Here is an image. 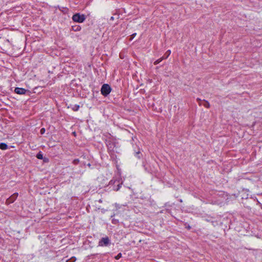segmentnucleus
<instances>
[{
    "label": "nucleus",
    "instance_id": "nucleus-18",
    "mask_svg": "<svg viewBox=\"0 0 262 262\" xmlns=\"http://www.w3.org/2000/svg\"><path fill=\"white\" fill-rule=\"evenodd\" d=\"M45 128H41L40 130V133L41 135H43L45 133Z\"/></svg>",
    "mask_w": 262,
    "mask_h": 262
},
{
    "label": "nucleus",
    "instance_id": "nucleus-21",
    "mask_svg": "<svg viewBox=\"0 0 262 262\" xmlns=\"http://www.w3.org/2000/svg\"><path fill=\"white\" fill-rule=\"evenodd\" d=\"M139 153H140V152L139 151V152H137V154H139Z\"/></svg>",
    "mask_w": 262,
    "mask_h": 262
},
{
    "label": "nucleus",
    "instance_id": "nucleus-3",
    "mask_svg": "<svg viewBox=\"0 0 262 262\" xmlns=\"http://www.w3.org/2000/svg\"><path fill=\"white\" fill-rule=\"evenodd\" d=\"M112 88L108 84H104L101 89V93L104 96H107L111 92Z\"/></svg>",
    "mask_w": 262,
    "mask_h": 262
},
{
    "label": "nucleus",
    "instance_id": "nucleus-2",
    "mask_svg": "<svg viewBox=\"0 0 262 262\" xmlns=\"http://www.w3.org/2000/svg\"><path fill=\"white\" fill-rule=\"evenodd\" d=\"M85 18V16L84 14H80V13H76L72 16L73 20L79 23H83Z\"/></svg>",
    "mask_w": 262,
    "mask_h": 262
},
{
    "label": "nucleus",
    "instance_id": "nucleus-5",
    "mask_svg": "<svg viewBox=\"0 0 262 262\" xmlns=\"http://www.w3.org/2000/svg\"><path fill=\"white\" fill-rule=\"evenodd\" d=\"M18 196V193H14L6 200V204H10L13 203Z\"/></svg>",
    "mask_w": 262,
    "mask_h": 262
},
{
    "label": "nucleus",
    "instance_id": "nucleus-19",
    "mask_svg": "<svg viewBox=\"0 0 262 262\" xmlns=\"http://www.w3.org/2000/svg\"><path fill=\"white\" fill-rule=\"evenodd\" d=\"M136 35V33H133L132 35H131V38H130V40H132L134 37Z\"/></svg>",
    "mask_w": 262,
    "mask_h": 262
},
{
    "label": "nucleus",
    "instance_id": "nucleus-10",
    "mask_svg": "<svg viewBox=\"0 0 262 262\" xmlns=\"http://www.w3.org/2000/svg\"><path fill=\"white\" fill-rule=\"evenodd\" d=\"M164 59V58L163 57V56L161 58H160L159 59H157V60H156L155 62H154V64L155 65H157L158 64H159L160 62H161Z\"/></svg>",
    "mask_w": 262,
    "mask_h": 262
},
{
    "label": "nucleus",
    "instance_id": "nucleus-6",
    "mask_svg": "<svg viewBox=\"0 0 262 262\" xmlns=\"http://www.w3.org/2000/svg\"><path fill=\"white\" fill-rule=\"evenodd\" d=\"M27 91V90L21 88H16L14 90V92L16 94L20 95L25 94Z\"/></svg>",
    "mask_w": 262,
    "mask_h": 262
},
{
    "label": "nucleus",
    "instance_id": "nucleus-20",
    "mask_svg": "<svg viewBox=\"0 0 262 262\" xmlns=\"http://www.w3.org/2000/svg\"><path fill=\"white\" fill-rule=\"evenodd\" d=\"M196 101L199 103V104L201 105V101H202V100H201L200 98H198L196 99Z\"/></svg>",
    "mask_w": 262,
    "mask_h": 262
},
{
    "label": "nucleus",
    "instance_id": "nucleus-11",
    "mask_svg": "<svg viewBox=\"0 0 262 262\" xmlns=\"http://www.w3.org/2000/svg\"><path fill=\"white\" fill-rule=\"evenodd\" d=\"M164 59V58L163 57V56L161 58H160L159 59H157V60H156L155 62H154V64L155 65H157L158 64H159L160 62H161Z\"/></svg>",
    "mask_w": 262,
    "mask_h": 262
},
{
    "label": "nucleus",
    "instance_id": "nucleus-16",
    "mask_svg": "<svg viewBox=\"0 0 262 262\" xmlns=\"http://www.w3.org/2000/svg\"><path fill=\"white\" fill-rule=\"evenodd\" d=\"M121 256H122V254L121 253H119V254H117V255H116L115 256V259H119L121 257Z\"/></svg>",
    "mask_w": 262,
    "mask_h": 262
},
{
    "label": "nucleus",
    "instance_id": "nucleus-1",
    "mask_svg": "<svg viewBox=\"0 0 262 262\" xmlns=\"http://www.w3.org/2000/svg\"><path fill=\"white\" fill-rule=\"evenodd\" d=\"M122 183L120 182L118 180H112L109 182L108 185L115 191H118L121 187Z\"/></svg>",
    "mask_w": 262,
    "mask_h": 262
},
{
    "label": "nucleus",
    "instance_id": "nucleus-14",
    "mask_svg": "<svg viewBox=\"0 0 262 262\" xmlns=\"http://www.w3.org/2000/svg\"><path fill=\"white\" fill-rule=\"evenodd\" d=\"M36 158L38 159H40V160H42L43 159V155L42 154H41V152H39L37 155H36Z\"/></svg>",
    "mask_w": 262,
    "mask_h": 262
},
{
    "label": "nucleus",
    "instance_id": "nucleus-7",
    "mask_svg": "<svg viewBox=\"0 0 262 262\" xmlns=\"http://www.w3.org/2000/svg\"><path fill=\"white\" fill-rule=\"evenodd\" d=\"M8 148V145L4 143H0V149L2 150H5Z\"/></svg>",
    "mask_w": 262,
    "mask_h": 262
},
{
    "label": "nucleus",
    "instance_id": "nucleus-9",
    "mask_svg": "<svg viewBox=\"0 0 262 262\" xmlns=\"http://www.w3.org/2000/svg\"><path fill=\"white\" fill-rule=\"evenodd\" d=\"M171 53V51L170 50H167L166 53H165L164 55L163 56L164 59H166L168 57V56L170 55Z\"/></svg>",
    "mask_w": 262,
    "mask_h": 262
},
{
    "label": "nucleus",
    "instance_id": "nucleus-8",
    "mask_svg": "<svg viewBox=\"0 0 262 262\" xmlns=\"http://www.w3.org/2000/svg\"><path fill=\"white\" fill-rule=\"evenodd\" d=\"M72 30L75 31H79L81 30V27L79 25H76L72 26Z\"/></svg>",
    "mask_w": 262,
    "mask_h": 262
},
{
    "label": "nucleus",
    "instance_id": "nucleus-12",
    "mask_svg": "<svg viewBox=\"0 0 262 262\" xmlns=\"http://www.w3.org/2000/svg\"><path fill=\"white\" fill-rule=\"evenodd\" d=\"M164 59V58L163 57V56L161 58H160L159 59H157V60H156L155 62H154V64L155 65H157L158 64H159L160 62H161Z\"/></svg>",
    "mask_w": 262,
    "mask_h": 262
},
{
    "label": "nucleus",
    "instance_id": "nucleus-4",
    "mask_svg": "<svg viewBox=\"0 0 262 262\" xmlns=\"http://www.w3.org/2000/svg\"><path fill=\"white\" fill-rule=\"evenodd\" d=\"M111 242L108 237H102L99 242V246H108L110 245Z\"/></svg>",
    "mask_w": 262,
    "mask_h": 262
},
{
    "label": "nucleus",
    "instance_id": "nucleus-13",
    "mask_svg": "<svg viewBox=\"0 0 262 262\" xmlns=\"http://www.w3.org/2000/svg\"><path fill=\"white\" fill-rule=\"evenodd\" d=\"M203 101H204V103L203 104V105L205 107H206V108H209L210 107V104L208 102V101H206V100H204Z\"/></svg>",
    "mask_w": 262,
    "mask_h": 262
},
{
    "label": "nucleus",
    "instance_id": "nucleus-15",
    "mask_svg": "<svg viewBox=\"0 0 262 262\" xmlns=\"http://www.w3.org/2000/svg\"><path fill=\"white\" fill-rule=\"evenodd\" d=\"M79 108V105L76 104V105H74V106L72 108V110L74 111H77L78 110Z\"/></svg>",
    "mask_w": 262,
    "mask_h": 262
},
{
    "label": "nucleus",
    "instance_id": "nucleus-17",
    "mask_svg": "<svg viewBox=\"0 0 262 262\" xmlns=\"http://www.w3.org/2000/svg\"><path fill=\"white\" fill-rule=\"evenodd\" d=\"M79 159H75L73 160V163L74 164V165H77L79 163Z\"/></svg>",
    "mask_w": 262,
    "mask_h": 262
}]
</instances>
